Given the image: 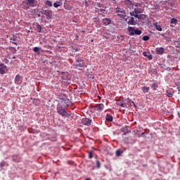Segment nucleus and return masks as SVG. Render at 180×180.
Here are the masks:
<instances>
[{
	"label": "nucleus",
	"instance_id": "nucleus-1",
	"mask_svg": "<svg viewBox=\"0 0 180 180\" xmlns=\"http://www.w3.org/2000/svg\"><path fill=\"white\" fill-rule=\"evenodd\" d=\"M129 36H134V34H136L137 36H140L142 32L140 30L134 29L133 27H129L127 29Z\"/></svg>",
	"mask_w": 180,
	"mask_h": 180
},
{
	"label": "nucleus",
	"instance_id": "nucleus-2",
	"mask_svg": "<svg viewBox=\"0 0 180 180\" xmlns=\"http://www.w3.org/2000/svg\"><path fill=\"white\" fill-rule=\"evenodd\" d=\"M115 13H117L119 18H122L123 19L126 18V11L123 10V8L117 7L116 8Z\"/></svg>",
	"mask_w": 180,
	"mask_h": 180
},
{
	"label": "nucleus",
	"instance_id": "nucleus-3",
	"mask_svg": "<svg viewBox=\"0 0 180 180\" xmlns=\"http://www.w3.org/2000/svg\"><path fill=\"white\" fill-rule=\"evenodd\" d=\"M57 110H58V113L60 116H62V117H68V116H70V114H68V112H67V111H65V110H64V108H58Z\"/></svg>",
	"mask_w": 180,
	"mask_h": 180
},
{
	"label": "nucleus",
	"instance_id": "nucleus-4",
	"mask_svg": "<svg viewBox=\"0 0 180 180\" xmlns=\"http://www.w3.org/2000/svg\"><path fill=\"white\" fill-rule=\"evenodd\" d=\"M94 110H97V112H101V111L103 110V109H105V105H103L102 103L97 104L94 106Z\"/></svg>",
	"mask_w": 180,
	"mask_h": 180
},
{
	"label": "nucleus",
	"instance_id": "nucleus-5",
	"mask_svg": "<svg viewBox=\"0 0 180 180\" xmlns=\"http://www.w3.org/2000/svg\"><path fill=\"white\" fill-rule=\"evenodd\" d=\"M135 6L136 8H134V11H131V12H134V13H136V14H140V13H143V8H141V7L139 6V4L135 5Z\"/></svg>",
	"mask_w": 180,
	"mask_h": 180
},
{
	"label": "nucleus",
	"instance_id": "nucleus-6",
	"mask_svg": "<svg viewBox=\"0 0 180 180\" xmlns=\"http://www.w3.org/2000/svg\"><path fill=\"white\" fill-rule=\"evenodd\" d=\"M103 23L104 26H109V25H112L113 23V21L110 20V18H103Z\"/></svg>",
	"mask_w": 180,
	"mask_h": 180
},
{
	"label": "nucleus",
	"instance_id": "nucleus-7",
	"mask_svg": "<svg viewBox=\"0 0 180 180\" xmlns=\"http://www.w3.org/2000/svg\"><path fill=\"white\" fill-rule=\"evenodd\" d=\"M44 15L47 16L48 19H51L53 16V11L51 10H45L44 11Z\"/></svg>",
	"mask_w": 180,
	"mask_h": 180
},
{
	"label": "nucleus",
	"instance_id": "nucleus-8",
	"mask_svg": "<svg viewBox=\"0 0 180 180\" xmlns=\"http://www.w3.org/2000/svg\"><path fill=\"white\" fill-rule=\"evenodd\" d=\"M76 60H77V63H76L77 67H84L85 63H84V60L79 58H77Z\"/></svg>",
	"mask_w": 180,
	"mask_h": 180
},
{
	"label": "nucleus",
	"instance_id": "nucleus-9",
	"mask_svg": "<svg viewBox=\"0 0 180 180\" xmlns=\"http://www.w3.org/2000/svg\"><path fill=\"white\" fill-rule=\"evenodd\" d=\"M15 84L17 85H20L22 84V76L17 75L15 77Z\"/></svg>",
	"mask_w": 180,
	"mask_h": 180
},
{
	"label": "nucleus",
	"instance_id": "nucleus-10",
	"mask_svg": "<svg viewBox=\"0 0 180 180\" xmlns=\"http://www.w3.org/2000/svg\"><path fill=\"white\" fill-rule=\"evenodd\" d=\"M82 124H84V126H91L92 123V120L88 119V118H84L82 120Z\"/></svg>",
	"mask_w": 180,
	"mask_h": 180
},
{
	"label": "nucleus",
	"instance_id": "nucleus-11",
	"mask_svg": "<svg viewBox=\"0 0 180 180\" xmlns=\"http://www.w3.org/2000/svg\"><path fill=\"white\" fill-rule=\"evenodd\" d=\"M117 106H120L121 108H126V103L123 99H119L118 101H117Z\"/></svg>",
	"mask_w": 180,
	"mask_h": 180
},
{
	"label": "nucleus",
	"instance_id": "nucleus-12",
	"mask_svg": "<svg viewBox=\"0 0 180 180\" xmlns=\"http://www.w3.org/2000/svg\"><path fill=\"white\" fill-rule=\"evenodd\" d=\"M165 51V49L163 47H159L156 49V53L157 54H159V56H162Z\"/></svg>",
	"mask_w": 180,
	"mask_h": 180
},
{
	"label": "nucleus",
	"instance_id": "nucleus-13",
	"mask_svg": "<svg viewBox=\"0 0 180 180\" xmlns=\"http://www.w3.org/2000/svg\"><path fill=\"white\" fill-rule=\"evenodd\" d=\"M96 12L97 13H99V15H102L103 17H105V13H106V11L105 9H99L96 8Z\"/></svg>",
	"mask_w": 180,
	"mask_h": 180
},
{
	"label": "nucleus",
	"instance_id": "nucleus-14",
	"mask_svg": "<svg viewBox=\"0 0 180 180\" xmlns=\"http://www.w3.org/2000/svg\"><path fill=\"white\" fill-rule=\"evenodd\" d=\"M126 22H127L128 25H134V18H133V17H128L126 19Z\"/></svg>",
	"mask_w": 180,
	"mask_h": 180
},
{
	"label": "nucleus",
	"instance_id": "nucleus-15",
	"mask_svg": "<svg viewBox=\"0 0 180 180\" xmlns=\"http://www.w3.org/2000/svg\"><path fill=\"white\" fill-rule=\"evenodd\" d=\"M125 4L127 5V8H129V9H133V6H134V5L131 4V1L130 0H126Z\"/></svg>",
	"mask_w": 180,
	"mask_h": 180
},
{
	"label": "nucleus",
	"instance_id": "nucleus-16",
	"mask_svg": "<svg viewBox=\"0 0 180 180\" xmlns=\"http://www.w3.org/2000/svg\"><path fill=\"white\" fill-rule=\"evenodd\" d=\"M5 70H6V66L5 65H0V74L4 75L5 74Z\"/></svg>",
	"mask_w": 180,
	"mask_h": 180
},
{
	"label": "nucleus",
	"instance_id": "nucleus-17",
	"mask_svg": "<svg viewBox=\"0 0 180 180\" xmlns=\"http://www.w3.org/2000/svg\"><path fill=\"white\" fill-rule=\"evenodd\" d=\"M129 15L131 16H134L136 19H141V15H139L137 13H134V12H130Z\"/></svg>",
	"mask_w": 180,
	"mask_h": 180
},
{
	"label": "nucleus",
	"instance_id": "nucleus-18",
	"mask_svg": "<svg viewBox=\"0 0 180 180\" xmlns=\"http://www.w3.org/2000/svg\"><path fill=\"white\" fill-rule=\"evenodd\" d=\"M153 91H156L157 89L158 88V83L157 82H153L151 85H150Z\"/></svg>",
	"mask_w": 180,
	"mask_h": 180
},
{
	"label": "nucleus",
	"instance_id": "nucleus-19",
	"mask_svg": "<svg viewBox=\"0 0 180 180\" xmlns=\"http://www.w3.org/2000/svg\"><path fill=\"white\" fill-rule=\"evenodd\" d=\"M105 120H107V122H113V116L107 114L105 116Z\"/></svg>",
	"mask_w": 180,
	"mask_h": 180
},
{
	"label": "nucleus",
	"instance_id": "nucleus-20",
	"mask_svg": "<svg viewBox=\"0 0 180 180\" xmlns=\"http://www.w3.org/2000/svg\"><path fill=\"white\" fill-rule=\"evenodd\" d=\"M63 6L67 11H72V6H70V4L67 3H65Z\"/></svg>",
	"mask_w": 180,
	"mask_h": 180
},
{
	"label": "nucleus",
	"instance_id": "nucleus-21",
	"mask_svg": "<svg viewBox=\"0 0 180 180\" xmlns=\"http://www.w3.org/2000/svg\"><path fill=\"white\" fill-rule=\"evenodd\" d=\"M22 9H29V4L26 1H22Z\"/></svg>",
	"mask_w": 180,
	"mask_h": 180
},
{
	"label": "nucleus",
	"instance_id": "nucleus-22",
	"mask_svg": "<svg viewBox=\"0 0 180 180\" xmlns=\"http://www.w3.org/2000/svg\"><path fill=\"white\" fill-rule=\"evenodd\" d=\"M13 161L14 162H20V159L19 158V156L18 155H13Z\"/></svg>",
	"mask_w": 180,
	"mask_h": 180
},
{
	"label": "nucleus",
	"instance_id": "nucleus-23",
	"mask_svg": "<svg viewBox=\"0 0 180 180\" xmlns=\"http://www.w3.org/2000/svg\"><path fill=\"white\" fill-rule=\"evenodd\" d=\"M63 5V3L61 1H56L53 4L54 8H58V6H61Z\"/></svg>",
	"mask_w": 180,
	"mask_h": 180
},
{
	"label": "nucleus",
	"instance_id": "nucleus-24",
	"mask_svg": "<svg viewBox=\"0 0 180 180\" xmlns=\"http://www.w3.org/2000/svg\"><path fill=\"white\" fill-rule=\"evenodd\" d=\"M36 0H27L29 6H34V2Z\"/></svg>",
	"mask_w": 180,
	"mask_h": 180
},
{
	"label": "nucleus",
	"instance_id": "nucleus-25",
	"mask_svg": "<svg viewBox=\"0 0 180 180\" xmlns=\"http://www.w3.org/2000/svg\"><path fill=\"white\" fill-rule=\"evenodd\" d=\"M142 91H143V94H147V92H148V91H150V87L143 86V87H142Z\"/></svg>",
	"mask_w": 180,
	"mask_h": 180
},
{
	"label": "nucleus",
	"instance_id": "nucleus-26",
	"mask_svg": "<svg viewBox=\"0 0 180 180\" xmlns=\"http://www.w3.org/2000/svg\"><path fill=\"white\" fill-rule=\"evenodd\" d=\"M154 26H155V29L158 30V32H162V27H161V25H158L157 24H154Z\"/></svg>",
	"mask_w": 180,
	"mask_h": 180
},
{
	"label": "nucleus",
	"instance_id": "nucleus-27",
	"mask_svg": "<svg viewBox=\"0 0 180 180\" xmlns=\"http://www.w3.org/2000/svg\"><path fill=\"white\" fill-rule=\"evenodd\" d=\"M45 5H46V6H53V3H51V1H49V0H46V3H45Z\"/></svg>",
	"mask_w": 180,
	"mask_h": 180
},
{
	"label": "nucleus",
	"instance_id": "nucleus-28",
	"mask_svg": "<svg viewBox=\"0 0 180 180\" xmlns=\"http://www.w3.org/2000/svg\"><path fill=\"white\" fill-rule=\"evenodd\" d=\"M37 29L39 33H41V29H42L41 25H40L39 24H37Z\"/></svg>",
	"mask_w": 180,
	"mask_h": 180
},
{
	"label": "nucleus",
	"instance_id": "nucleus-29",
	"mask_svg": "<svg viewBox=\"0 0 180 180\" xmlns=\"http://www.w3.org/2000/svg\"><path fill=\"white\" fill-rule=\"evenodd\" d=\"M142 39L144 41H147L148 40H150V37H148V35H145V36L143 37Z\"/></svg>",
	"mask_w": 180,
	"mask_h": 180
},
{
	"label": "nucleus",
	"instance_id": "nucleus-30",
	"mask_svg": "<svg viewBox=\"0 0 180 180\" xmlns=\"http://www.w3.org/2000/svg\"><path fill=\"white\" fill-rule=\"evenodd\" d=\"M9 49L11 52H13V54H15L16 53V48L11 46L9 48Z\"/></svg>",
	"mask_w": 180,
	"mask_h": 180
},
{
	"label": "nucleus",
	"instance_id": "nucleus-31",
	"mask_svg": "<svg viewBox=\"0 0 180 180\" xmlns=\"http://www.w3.org/2000/svg\"><path fill=\"white\" fill-rule=\"evenodd\" d=\"M96 165L98 169L101 168V162L99 160L96 161Z\"/></svg>",
	"mask_w": 180,
	"mask_h": 180
},
{
	"label": "nucleus",
	"instance_id": "nucleus-32",
	"mask_svg": "<svg viewBox=\"0 0 180 180\" xmlns=\"http://www.w3.org/2000/svg\"><path fill=\"white\" fill-rule=\"evenodd\" d=\"M39 50H40V48L36 46L33 49V51H34V53H39Z\"/></svg>",
	"mask_w": 180,
	"mask_h": 180
},
{
	"label": "nucleus",
	"instance_id": "nucleus-33",
	"mask_svg": "<svg viewBox=\"0 0 180 180\" xmlns=\"http://www.w3.org/2000/svg\"><path fill=\"white\" fill-rule=\"evenodd\" d=\"M171 23H178V20H176L175 18H172Z\"/></svg>",
	"mask_w": 180,
	"mask_h": 180
},
{
	"label": "nucleus",
	"instance_id": "nucleus-34",
	"mask_svg": "<svg viewBox=\"0 0 180 180\" xmlns=\"http://www.w3.org/2000/svg\"><path fill=\"white\" fill-rule=\"evenodd\" d=\"M94 153L92 151L89 152V158H92L94 156Z\"/></svg>",
	"mask_w": 180,
	"mask_h": 180
},
{
	"label": "nucleus",
	"instance_id": "nucleus-35",
	"mask_svg": "<svg viewBox=\"0 0 180 180\" xmlns=\"http://www.w3.org/2000/svg\"><path fill=\"white\" fill-rule=\"evenodd\" d=\"M122 154V152L120 150H117L116 151V155H117V157H120V155Z\"/></svg>",
	"mask_w": 180,
	"mask_h": 180
},
{
	"label": "nucleus",
	"instance_id": "nucleus-36",
	"mask_svg": "<svg viewBox=\"0 0 180 180\" xmlns=\"http://www.w3.org/2000/svg\"><path fill=\"white\" fill-rule=\"evenodd\" d=\"M5 165H6V162H1L0 163L1 168H2L3 167H5Z\"/></svg>",
	"mask_w": 180,
	"mask_h": 180
},
{
	"label": "nucleus",
	"instance_id": "nucleus-37",
	"mask_svg": "<svg viewBox=\"0 0 180 180\" xmlns=\"http://www.w3.org/2000/svg\"><path fill=\"white\" fill-rule=\"evenodd\" d=\"M167 96L169 98H172V96H174V94H172V93H169L168 91L167 92Z\"/></svg>",
	"mask_w": 180,
	"mask_h": 180
},
{
	"label": "nucleus",
	"instance_id": "nucleus-38",
	"mask_svg": "<svg viewBox=\"0 0 180 180\" xmlns=\"http://www.w3.org/2000/svg\"><path fill=\"white\" fill-rule=\"evenodd\" d=\"M131 103L132 105H134V106H136V104L134 103V102L131 101Z\"/></svg>",
	"mask_w": 180,
	"mask_h": 180
},
{
	"label": "nucleus",
	"instance_id": "nucleus-39",
	"mask_svg": "<svg viewBox=\"0 0 180 180\" xmlns=\"http://www.w3.org/2000/svg\"><path fill=\"white\" fill-rule=\"evenodd\" d=\"M161 36H162L163 37H165V35L164 34H161Z\"/></svg>",
	"mask_w": 180,
	"mask_h": 180
},
{
	"label": "nucleus",
	"instance_id": "nucleus-40",
	"mask_svg": "<svg viewBox=\"0 0 180 180\" xmlns=\"http://www.w3.org/2000/svg\"><path fill=\"white\" fill-rule=\"evenodd\" d=\"M14 44H15V46H18V43L16 42H13Z\"/></svg>",
	"mask_w": 180,
	"mask_h": 180
},
{
	"label": "nucleus",
	"instance_id": "nucleus-41",
	"mask_svg": "<svg viewBox=\"0 0 180 180\" xmlns=\"http://www.w3.org/2000/svg\"><path fill=\"white\" fill-rule=\"evenodd\" d=\"M156 34H161L159 32H156Z\"/></svg>",
	"mask_w": 180,
	"mask_h": 180
},
{
	"label": "nucleus",
	"instance_id": "nucleus-42",
	"mask_svg": "<svg viewBox=\"0 0 180 180\" xmlns=\"http://www.w3.org/2000/svg\"><path fill=\"white\" fill-rule=\"evenodd\" d=\"M82 33H85V31H84V30H82Z\"/></svg>",
	"mask_w": 180,
	"mask_h": 180
},
{
	"label": "nucleus",
	"instance_id": "nucleus-43",
	"mask_svg": "<svg viewBox=\"0 0 180 180\" xmlns=\"http://www.w3.org/2000/svg\"><path fill=\"white\" fill-rule=\"evenodd\" d=\"M178 115H179V117H180V112H178Z\"/></svg>",
	"mask_w": 180,
	"mask_h": 180
},
{
	"label": "nucleus",
	"instance_id": "nucleus-44",
	"mask_svg": "<svg viewBox=\"0 0 180 180\" xmlns=\"http://www.w3.org/2000/svg\"><path fill=\"white\" fill-rule=\"evenodd\" d=\"M86 180H91V179H89V178H87V179H86Z\"/></svg>",
	"mask_w": 180,
	"mask_h": 180
},
{
	"label": "nucleus",
	"instance_id": "nucleus-45",
	"mask_svg": "<svg viewBox=\"0 0 180 180\" xmlns=\"http://www.w3.org/2000/svg\"><path fill=\"white\" fill-rule=\"evenodd\" d=\"M13 59H15V58H16V57H15V56H14V57H13Z\"/></svg>",
	"mask_w": 180,
	"mask_h": 180
}]
</instances>
